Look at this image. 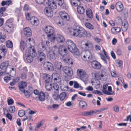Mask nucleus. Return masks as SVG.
Listing matches in <instances>:
<instances>
[{"label":"nucleus","mask_w":131,"mask_h":131,"mask_svg":"<svg viewBox=\"0 0 131 131\" xmlns=\"http://www.w3.org/2000/svg\"><path fill=\"white\" fill-rule=\"evenodd\" d=\"M20 47L24 54L25 58L29 63L31 62L33 58L35 57L37 54L34 47L31 45L26 47L24 42L21 41L20 43Z\"/></svg>","instance_id":"nucleus-1"},{"label":"nucleus","mask_w":131,"mask_h":131,"mask_svg":"<svg viewBox=\"0 0 131 131\" xmlns=\"http://www.w3.org/2000/svg\"><path fill=\"white\" fill-rule=\"evenodd\" d=\"M66 44L68 49L70 52L75 53L77 55L80 54L79 50L73 41L71 40H68L66 42Z\"/></svg>","instance_id":"nucleus-2"},{"label":"nucleus","mask_w":131,"mask_h":131,"mask_svg":"<svg viewBox=\"0 0 131 131\" xmlns=\"http://www.w3.org/2000/svg\"><path fill=\"white\" fill-rule=\"evenodd\" d=\"M45 32L47 34L48 39L51 42H54L55 39V36L54 34V29L50 26H46L45 29Z\"/></svg>","instance_id":"nucleus-3"},{"label":"nucleus","mask_w":131,"mask_h":131,"mask_svg":"<svg viewBox=\"0 0 131 131\" xmlns=\"http://www.w3.org/2000/svg\"><path fill=\"white\" fill-rule=\"evenodd\" d=\"M13 19L11 18L6 21L4 27V31L9 33L13 32L15 27V25L13 24Z\"/></svg>","instance_id":"nucleus-4"},{"label":"nucleus","mask_w":131,"mask_h":131,"mask_svg":"<svg viewBox=\"0 0 131 131\" xmlns=\"http://www.w3.org/2000/svg\"><path fill=\"white\" fill-rule=\"evenodd\" d=\"M87 32L83 27L79 26H77L76 29L73 30V35L76 37L80 38L83 37V35H86Z\"/></svg>","instance_id":"nucleus-5"},{"label":"nucleus","mask_w":131,"mask_h":131,"mask_svg":"<svg viewBox=\"0 0 131 131\" xmlns=\"http://www.w3.org/2000/svg\"><path fill=\"white\" fill-rule=\"evenodd\" d=\"M77 73L78 75L80 78L83 80H86L87 79V75L85 71L81 69L77 70Z\"/></svg>","instance_id":"nucleus-6"},{"label":"nucleus","mask_w":131,"mask_h":131,"mask_svg":"<svg viewBox=\"0 0 131 131\" xmlns=\"http://www.w3.org/2000/svg\"><path fill=\"white\" fill-rule=\"evenodd\" d=\"M63 70L64 72L69 78H70L72 75L73 71L70 67L65 66L63 68Z\"/></svg>","instance_id":"nucleus-7"},{"label":"nucleus","mask_w":131,"mask_h":131,"mask_svg":"<svg viewBox=\"0 0 131 131\" xmlns=\"http://www.w3.org/2000/svg\"><path fill=\"white\" fill-rule=\"evenodd\" d=\"M86 51H90L93 49V46L92 42L90 41H87L83 45Z\"/></svg>","instance_id":"nucleus-8"},{"label":"nucleus","mask_w":131,"mask_h":131,"mask_svg":"<svg viewBox=\"0 0 131 131\" xmlns=\"http://www.w3.org/2000/svg\"><path fill=\"white\" fill-rule=\"evenodd\" d=\"M59 52L60 55L64 56L66 55L67 53V49L63 45L60 46L59 48Z\"/></svg>","instance_id":"nucleus-9"},{"label":"nucleus","mask_w":131,"mask_h":131,"mask_svg":"<svg viewBox=\"0 0 131 131\" xmlns=\"http://www.w3.org/2000/svg\"><path fill=\"white\" fill-rule=\"evenodd\" d=\"M44 11L45 15L48 17H51L53 15V12L49 7H46Z\"/></svg>","instance_id":"nucleus-10"},{"label":"nucleus","mask_w":131,"mask_h":131,"mask_svg":"<svg viewBox=\"0 0 131 131\" xmlns=\"http://www.w3.org/2000/svg\"><path fill=\"white\" fill-rule=\"evenodd\" d=\"M30 23L32 25L37 26L39 24V21L37 17H31Z\"/></svg>","instance_id":"nucleus-11"},{"label":"nucleus","mask_w":131,"mask_h":131,"mask_svg":"<svg viewBox=\"0 0 131 131\" xmlns=\"http://www.w3.org/2000/svg\"><path fill=\"white\" fill-rule=\"evenodd\" d=\"M71 56L68 55L67 56L66 58L64 59L63 61L67 63V65H72L73 64L74 61L70 58Z\"/></svg>","instance_id":"nucleus-12"},{"label":"nucleus","mask_w":131,"mask_h":131,"mask_svg":"<svg viewBox=\"0 0 131 131\" xmlns=\"http://www.w3.org/2000/svg\"><path fill=\"white\" fill-rule=\"evenodd\" d=\"M48 5L49 8L52 9H55L56 8L57 6L53 0H48L47 3Z\"/></svg>","instance_id":"nucleus-13"},{"label":"nucleus","mask_w":131,"mask_h":131,"mask_svg":"<svg viewBox=\"0 0 131 131\" xmlns=\"http://www.w3.org/2000/svg\"><path fill=\"white\" fill-rule=\"evenodd\" d=\"M19 90L21 92L24 90V88L27 86V84L25 82L21 81L18 84Z\"/></svg>","instance_id":"nucleus-14"},{"label":"nucleus","mask_w":131,"mask_h":131,"mask_svg":"<svg viewBox=\"0 0 131 131\" xmlns=\"http://www.w3.org/2000/svg\"><path fill=\"white\" fill-rule=\"evenodd\" d=\"M60 15L62 19L66 20L69 19V17L68 14L64 11H62L60 12Z\"/></svg>","instance_id":"nucleus-15"},{"label":"nucleus","mask_w":131,"mask_h":131,"mask_svg":"<svg viewBox=\"0 0 131 131\" xmlns=\"http://www.w3.org/2000/svg\"><path fill=\"white\" fill-rule=\"evenodd\" d=\"M24 33L25 36L27 37H30L32 35L31 30L29 27H27L24 28Z\"/></svg>","instance_id":"nucleus-16"},{"label":"nucleus","mask_w":131,"mask_h":131,"mask_svg":"<svg viewBox=\"0 0 131 131\" xmlns=\"http://www.w3.org/2000/svg\"><path fill=\"white\" fill-rule=\"evenodd\" d=\"M122 30L124 32L126 31L128 28V24L126 20H124L122 23Z\"/></svg>","instance_id":"nucleus-17"},{"label":"nucleus","mask_w":131,"mask_h":131,"mask_svg":"<svg viewBox=\"0 0 131 131\" xmlns=\"http://www.w3.org/2000/svg\"><path fill=\"white\" fill-rule=\"evenodd\" d=\"M55 39L58 42L62 43L65 41V39L64 37L60 35L57 34Z\"/></svg>","instance_id":"nucleus-18"},{"label":"nucleus","mask_w":131,"mask_h":131,"mask_svg":"<svg viewBox=\"0 0 131 131\" xmlns=\"http://www.w3.org/2000/svg\"><path fill=\"white\" fill-rule=\"evenodd\" d=\"M117 10L119 12L122 11L123 8V6L122 3L121 2H118L115 5Z\"/></svg>","instance_id":"nucleus-19"},{"label":"nucleus","mask_w":131,"mask_h":131,"mask_svg":"<svg viewBox=\"0 0 131 131\" xmlns=\"http://www.w3.org/2000/svg\"><path fill=\"white\" fill-rule=\"evenodd\" d=\"M0 53L4 57L7 53V50L5 46L3 44L0 46Z\"/></svg>","instance_id":"nucleus-20"},{"label":"nucleus","mask_w":131,"mask_h":131,"mask_svg":"<svg viewBox=\"0 0 131 131\" xmlns=\"http://www.w3.org/2000/svg\"><path fill=\"white\" fill-rule=\"evenodd\" d=\"M49 51V53L47 55L48 57L51 60H54L56 59V56L54 52V51H50V50Z\"/></svg>","instance_id":"nucleus-21"},{"label":"nucleus","mask_w":131,"mask_h":131,"mask_svg":"<svg viewBox=\"0 0 131 131\" xmlns=\"http://www.w3.org/2000/svg\"><path fill=\"white\" fill-rule=\"evenodd\" d=\"M50 67H48V70L57 72L61 69L62 66H50Z\"/></svg>","instance_id":"nucleus-22"},{"label":"nucleus","mask_w":131,"mask_h":131,"mask_svg":"<svg viewBox=\"0 0 131 131\" xmlns=\"http://www.w3.org/2000/svg\"><path fill=\"white\" fill-rule=\"evenodd\" d=\"M94 114V110H90L87 111H84L81 113V115L84 116H91Z\"/></svg>","instance_id":"nucleus-23"},{"label":"nucleus","mask_w":131,"mask_h":131,"mask_svg":"<svg viewBox=\"0 0 131 131\" xmlns=\"http://www.w3.org/2000/svg\"><path fill=\"white\" fill-rule=\"evenodd\" d=\"M121 31L120 28L118 27H113L111 29L112 33L114 34H116L120 32Z\"/></svg>","instance_id":"nucleus-24"},{"label":"nucleus","mask_w":131,"mask_h":131,"mask_svg":"<svg viewBox=\"0 0 131 131\" xmlns=\"http://www.w3.org/2000/svg\"><path fill=\"white\" fill-rule=\"evenodd\" d=\"M50 42L49 41H47L46 42V46L47 47H46V46L44 45H42V48H43L44 50L46 52H49L50 50Z\"/></svg>","instance_id":"nucleus-25"},{"label":"nucleus","mask_w":131,"mask_h":131,"mask_svg":"<svg viewBox=\"0 0 131 131\" xmlns=\"http://www.w3.org/2000/svg\"><path fill=\"white\" fill-rule=\"evenodd\" d=\"M44 79L45 80L46 83L51 82H52L51 78L50 76L47 74H44Z\"/></svg>","instance_id":"nucleus-26"},{"label":"nucleus","mask_w":131,"mask_h":131,"mask_svg":"<svg viewBox=\"0 0 131 131\" xmlns=\"http://www.w3.org/2000/svg\"><path fill=\"white\" fill-rule=\"evenodd\" d=\"M22 93H23L25 96L28 98L30 97L31 94L30 91L28 90H25L21 91Z\"/></svg>","instance_id":"nucleus-27"},{"label":"nucleus","mask_w":131,"mask_h":131,"mask_svg":"<svg viewBox=\"0 0 131 131\" xmlns=\"http://www.w3.org/2000/svg\"><path fill=\"white\" fill-rule=\"evenodd\" d=\"M77 10V12L80 14H83L85 12V10L83 7L82 6H78Z\"/></svg>","instance_id":"nucleus-28"},{"label":"nucleus","mask_w":131,"mask_h":131,"mask_svg":"<svg viewBox=\"0 0 131 131\" xmlns=\"http://www.w3.org/2000/svg\"><path fill=\"white\" fill-rule=\"evenodd\" d=\"M80 0H71L70 3L72 5L77 6L80 4Z\"/></svg>","instance_id":"nucleus-29"},{"label":"nucleus","mask_w":131,"mask_h":131,"mask_svg":"<svg viewBox=\"0 0 131 131\" xmlns=\"http://www.w3.org/2000/svg\"><path fill=\"white\" fill-rule=\"evenodd\" d=\"M87 16L90 18L92 19L93 17V14L92 10L90 9H87L86 10Z\"/></svg>","instance_id":"nucleus-30"},{"label":"nucleus","mask_w":131,"mask_h":131,"mask_svg":"<svg viewBox=\"0 0 131 131\" xmlns=\"http://www.w3.org/2000/svg\"><path fill=\"white\" fill-rule=\"evenodd\" d=\"M45 98V95L44 92H41L39 93V99L40 100L42 101H44Z\"/></svg>","instance_id":"nucleus-31"},{"label":"nucleus","mask_w":131,"mask_h":131,"mask_svg":"<svg viewBox=\"0 0 131 131\" xmlns=\"http://www.w3.org/2000/svg\"><path fill=\"white\" fill-rule=\"evenodd\" d=\"M79 105L82 108H86L87 106V103L83 101H80L79 102Z\"/></svg>","instance_id":"nucleus-32"},{"label":"nucleus","mask_w":131,"mask_h":131,"mask_svg":"<svg viewBox=\"0 0 131 131\" xmlns=\"http://www.w3.org/2000/svg\"><path fill=\"white\" fill-rule=\"evenodd\" d=\"M51 82L46 83L45 88L48 91H50L52 88V84Z\"/></svg>","instance_id":"nucleus-33"},{"label":"nucleus","mask_w":131,"mask_h":131,"mask_svg":"<svg viewBox=\"0 0 131 131\" xmlns=\"http://www.w3.org/2000/svg\"><path fill=\"white\" fill-rule=\"evenodd\" d=\"M52 90H54L56 92L59 91V86L56 83H54L52 84Z\"/></svg>","instance_id":"nucleus-34"},{"label":"nucleus","mask_w":131,"mask_h":131,"mask_svg":"<svg viewBox=\"0 0 131 131\" xmlns=\"http://www.w3.org/2000/svg\"><path fill=\"white\" fill-rule=\"evenodd\" d=\"M67 96L66 93L65 92L61 93L59 95V98L60 100L63 101L64 100Z\"/></svg>","instance_id":"nucleus-35"},{"label":"nucleus","mask_w":131,"mask_h":131,"mask_svg":"<svg viewBox=\"0 0 131 131\" xmlns=\"http://www.w3.org/2000/svg\"><path fill=\"white\" fill-rule=\"evenodd\" d=\"M59 92H56L54 91L52 94V96L55 100H57L59 98Z\"/></svg>","instance_id":"nucleus-36"},{"label":"nucleus","mask_w":131,"mask_h":131,"mask_svg":"<svg viewBox=\"0 0 131 131\" xmlns=\"http://www.w3.org/2000/svg\"><path fill=\"white\" fill-rule=\"evenodd\" d=\"M95 77L97 79L101 80L102 79H103L105 75L103 74L99 75L98 74L95 73L94 74Z\"/></svg>","instance_id":"nucleus-37"},{"label":"nucleus","mask_w":131,"mask_h":131,"mask_svg":"<svg viewBox=\"0 0 131 131\" xmlns=\"http://www.w3.org/2000/svg\"><path fill=\"white\" fill-rule=\"evenodd\" d=\"M55 76H57V77L54 78V81L56 82H59L61 80V77L60 75L56 73L54 74Z\"/></svg>","instance_id":"nucleus-38"},{"label":"nucleus","mask_w":131,"mask_h":131,"mask_svg":"<svg viewBox=\"0 0 131 131\" xmlns=\"http://www.w3.org/2000/svg\"><path fill=\"white\" fill-rule=\"evenodd\" d=\"M6 37L5 35H4L0 32V42L1 43H3L5 41Z\"/></svg>","instance_id":"nucleus-39"},{"label":"nucleus","mask_w":131,"mask_h":131,"mask_svg":"<svg viewBox=\"0 0 131 131\" xmlns=\"http://www.w3.org/2000/svg\"><path fill=\"white\" fill-rule=\"evenodd\" d=\"M6 37L5 35H4L0 32V42L1 43H3L5 41Z\"/></svg>","instance_id":"nucleus-40"},{"label":"nucleus","mask_w":131,"mask_h":131,"mask_svg":"<svg viewBox=\"0 0 131 131\" xmlns=\"http://www.w3.org/2000/svg\"><path fill=\"white\" fill-rule=\"evenodd\" d=\"M6 45L7 47L8 48H11L13 47V43L10 40H8L6 42Z\"/></svg>","instance_id":"nucleus-41"},{"label":"nucleus","mask_w":131,"mask_h":131,"mask_svg":"<svg viewBox=\"0 0 131 131\" xmlns=\"http://www.w3.org/2000/svg\"><path fill=\"white\" fill-rule=\"evenodd\" d=\"M85 26L87 28L90 29L92 30L94 29L93 26L89 23H86L85 24Z\"/></svg>","instance_id":"nucleus-42"},{"label":"nucleus","mask_w":131,"mask_h":131,"mask_svg":"<svg viewBox=\"0 0 131 131\" xmlns=\"http://www.w3.org/2000/svg\"><path fill=\"white\" fill-rule=\"evenodd\" d=\"M102 91L103 93L105 94H106L108 95H114L115 93L114 92H112V93H110L108 92L106 89H103L102 90Z\"/></svg>","instance_id":"nucleus-43"},{"label":"nucleus","mask_w":131,"mask_h":131,"mask_svg":"<svg viewBox=\"0 0 131 131\" xmlns=\"http://www.w3.org/2000/svg\"><path fill=\"white\" fill-rule=\"evenodd\" d=\"M43 123L42 121H41L39 122L37 125L36 127H35V131H37V129L39 128L43 124Z\"/></svg>","instance_id":"nucleus-44"},{"label":"nucleus","mask_w":131,"mask_h":131,"mask_svg":"<svg viewBox=\"0 0 131 131\" xmlns=\"http://www.w3.org/2000/svg\"><path fill=\"white\" fill-rule=\"evenodd\" d=\"M15 106H12L9 107V112L11 113H13L15 112Z\"/></svg>","instance_id":"nucleus-45"},{"label":"nucleus","mask_w":131,"mask_h":131,"mask_svg":"<svg viewBox=\"0 0 131 131\" xmlns=\"http://www.w3.org/2000/svg\"><path fill=\"white\" fill-rule=\"evenodd\" d=\"M18 115L20 117L23 116L25 114V111L23 110H21L19 111L18 113Z\"/></svg>","instance_id":"nucleus-46"},{"label":"nucleus","mask_w":131,"mask_h":131,"mask_svg":"<svg viewBox=\"0 0 131 131\" xmlns=\"http://www.w3.org/2000/svg\"><path fill=\"white\" fill-rule=\"evenodd\" d=\"M92 66H101V65L97 61L94 60L92 62Z\"/></svg>","instance_id":"nucleus-47"},{"label":"nucleus","mask_w":131,"mask_h":131,"mask_svg":"<svg viewBox=\"0 0 131 131\" xmlns=\"http://www.w3.org/2000/svg\"><path fill=\"white\" fill-rule=\"evenodd\" d=\"M92 93L94 94H97L98 95H103V93L101 92V91L96 90H94L93 91Z\"/></svg>","instance_id":"nucleus-48"},{"label":"nucleus","mask_w":131,"mask_h":131,"mask_svg":"<svg viewBox=\"0 0 131 131\" xmlns=\"http://www.w3.org/2000/svg\"><path fill=\"white\" fill-rule=\"evenodd\" d=\"M113 110L116 112H118L119 111V106H114L113 107Z\"/></svg>","instance_id":"nucleus-49"},{"label":"nucleus","mask_w":131,"mask_h":131,"mask_svg":"<svg viewBox=\"0 0 131 131\" xmlns=\"http://www.w3.org/2000/svg\"><path fill=\"white\" fill-rule=\"evenodd\" d=\"M38 54L40 57H42L43 56H46L45 54L41 51H39L38 52Z\"/></svg>","instance_id":"nucleus-50"},{"label":"nucleus","mask_w":131,"mask_h":131,"mask_svg":"<svg viewBox=\"0 0 131 131\" xmlns=\"http://www.w3.org/2000/svg\"><path fill=\"white\" fill-rule=\"evenodd\" d=\"M11 79V77L8 76H6L4 78V81L6 82L7 83Z\"/></svg>","instance_id":"nucleus-51"},{"label":"nucleus","mask_w":131,"mask_h":131,"mask_svg":"<svg viewBox=\"0 0 131 131\" xmlns=\"http://www.w3.org/2000/svg\"><path fill=\"white\" fill-rule=\"evenodd\" d=\"M7 102L8 104V105L13 104L14 103V102L13 100L12 99H8Z\"/></svg>","instance_id":"nucleus-52"},{"label":"nucleus","mask_w":131,"mask_h":131,"mask_svg":"<svg viewBox=\"0 0 131 131\" xmlns=\"http://www.w3.org/2000/svg\"><path fill=\"white\" fill-rule=\"evenodd\" d=\"M29 7L28 5L25 4V5L23 9L25 11H28L29 10Z\"/></svg>","instance_id":"nucleus-53"},{"label":"nucleus","mask_w":131,"mask_h":131,"mask_svg":"<svg viewBox=\"0 0 131 131\" xmlns=\"http://www.w3.org/2000/svg\"><path fill=\"white\" fill-rule=\"evenodd\" d=\"M36 2L39 4H42L44 2L45 0H35Z\"/></svg>","instance_id":"nucleus-54"},{"label":"nucleus","mask_w":131,"mask_h":131,"mask_svg":"<svg viewBox=\"0 0 131 131\" xmlns=\"http://www.w3.org/2000/svg\"><path fill=\"white\" fill-rule=\"evenodd\" d=\"M111 74L112 76L114 77H116L117 76V75L115 71H113L111 72Z\"/></svg>","instance_id":"nucleus-55"},{"label":"nucleus","mask_w":131,"mask_h":131,"mask_svg":"<svg viewBox=\"0 0 131 131\" xmlns=\"http://www.w3.org/2000/svg\"><path fill=\"white\" fill-rule=\"evenodd\" d=\"M46 57L43 56L42 57H40L39 58V61L40 62H44L46 59Z\"/></svg>","instance_id":"nucleus-56"},{"label":"nucleus","mask_w":131,"mask_h":131,"mask_svg":"<svg viewBox=\"0 0 131 131\" xmlns=\"http://www.w3.org/2000/svg\"><path fill=\"white\" fill-rule=\"evenodd\" d=\"M112 58L114 59H115L116 58V55L114 52L113 51H111L110 52Z\"/></svg>","instance_id":"nucleus-57"},{"label":"nucleus","mask_w":131,"mask_h":131,"mask_svg":"<svg viewBox=\"0 0 131 131\" xmlns=\"http://www.w3.org/2000/svg\"><path fill=\"white\" fill-rule=\"evenodd\" d=\"M127 123H118L117 125L118 126H126L127 125Z\"/></svg>","instance_id":"nucleus-58"},{"label":"nucleus","mask_w":131,"mask_h":131,"mask_svg":"<svg viewBox=\"0 0 131 131\" xmlns=\"http://www.w3.org/2000/svg\"><path fill=\"white\" fill-rule=\"evenodd\" d=\"M78 18L81 20H83L84 19L85 16L84 15H81L78 16Z\"/></svg>","instance_id":"nucleus-59"},{"label":"nucleus","mask_w":131,"mask_h":131,"mask_svg":"<svg viewBox=\"0 0 131 131\" xmlns=\"http://www.w3.org/2000/svg\"><path fill=\"white\" fill-rule=\"evenodd\" d=\"M8 62L7 61L3 62L1 64V66H8Z\"/></svg>","instance_id":"nucleus-60"},{"label":"nucleus","mask_w":131,"mask_h":131,"mask_svg":"<svg viewBox=\"0 0 131 131\" xmlns=\"http://www.w3.org/2000/svg\"><path fill=\"white\" fill-rule=\"evenodd\" d=\"M6 117L10 121L12 119V117L11 115L9 113H7L6 115Z\"/></svg>","instance_id":"nucleus-61"},{"label":"nucleus","mask_w":131,"mask_h":131,"mask_svg":"<svg viewBox=\"0 0 131 131\" xmlns=\"http://www.w3.org/2000/svg\"><path fill=\"white\" fill-rule=\"evenodd\" d=\"M6 5H12V2L11 0H7L6 1Z\"/></svg>","instance_id":"nucleus-62"},{"label":"nucleus","mask_w":131,"mask_h":131,"mask_svg":"<svg viewBox=\"0 0 131 131\" xmlns=\"http://www.w3.org/2000/svg\"><path fill=\"white\" fill-rule=\"evenodd\" d=\"M26 16V19L28 20H30V21L31 17H30L29 14L28 13H27Z\"/></svg>","instance_id":"nucleus-63"},{"label":"nucleus","mask_w":131,"mask_h":131,"mask_svg":"<svg viewBox=\"0 0 131 131\" xmlns=\"http://www.w3.org/2000/svg\"><path fill=\"white\" fill-rule=\"evenodd\" d=\"M116 62L118 64L119 66H122V61L121 60H117L116 61Z\"/></svg>","instance_id":"nucleus-64"}]
</instances>
